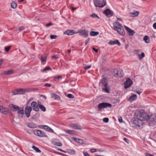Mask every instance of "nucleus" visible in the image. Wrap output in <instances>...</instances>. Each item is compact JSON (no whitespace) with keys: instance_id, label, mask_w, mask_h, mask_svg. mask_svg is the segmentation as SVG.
<instances>
[{"instance_id":"f257e3e1","label":"nucleus","mask_w":156,"mask_h":156,"mask_svg":"<svg viewBox=\"0 0 156 156\" xmlns=\"http://www.w3.org/2000/svg\"><path fill=\"white\" fill-rule=\"evenodd\" d=\"M114 30H115L117 31V32L120 35L124 36L125 34V33L124 29L121 24L118 22H115L113 23Z\"/></svg>"},{"instance_id":"f03ea898","label":"nucleus","mask_w":156,"mask_h":156,"mask_svg":"<svg viewBox=\"0 0 156 156\" xmlns=\"http://www.w3.org/2000/svg\"><path fill=\"white\" fill-rule=\"evenodd\" d=\"M131 122L132 126L136 128L141 126L143 123V121H142L138 118H135L134 117L132 118Z\"/></svg>"},{"instance_id":"7ed1b4c3","label":"nucleus","mask_w":156,"mask_h":156,"mask_svg":"<svg viewBox=\"0 0 156 156\" xmlns=\"http://www.w3.org/2000/svg\"><path fill=\"white\" fill-rule=\"evenodd\" d=\"M108 80L106 77H103L100 80L99 84L100 86H101L102 87H103V89L106 92L109 93V91L107 88L108 85L107 83Z\"/></svg>"},{"instance_id":"20e7f679","label":"nucleus","mask_w":156,"mask_h":156,"mask_svg":"<svg viewBox=\"0 0 156 156\" xmlns=\"http://www.w3.org/2000/svg\"><path fill=\"white\" fill-rule=\"evenodd\" d=\"M148 116V115L147 114L143 111H140L137 115V118L142 121L144 120H147Z\"/></svg>"},{"instance_id":"39448f33","label":"nucleus","mask_w":156,"mask_h":156,"mask_svg":"<svg viewBox=\"0 0 156 156\" xmlns=\"http://www.w3.org/2000/svg\"><path fill=\"white\" fill-rule=\"evenodd\" d=\"M149 125H155L156 124V115L153 114L151 115L150 117L148 116L147 120Z\"/></svg>"},{"instance_id":"423d86ee","label":"nucleus","mask_w":156,"mask_h":156,"mask_svg":"<svg viewBox=\"0 0 156 156\" xmlns=\"http://www.w3.org/2000/svg\"><path fill=\"white\" fill-rule=\"evenodd\" d=\"M94 3L95 6L99 7H103L106 5L105 0H94Z\"/></svg>"},{"instance_id":"0eeeda50","label":"nucleus","mask_w":156,"mask_h":156,"mask_svg":"<svg viewBox=\"0 0 156 156\" xmlns=\"http://www.w3.org/2000/svg\"><path fill=\"white\" fill-rule=\"evenodd\" d=\"M112 107V105L111 104L106 102H103L100 103L98 105V107L100 111L102 110L103 108L108 107Z\"/></svg>"},{"instance_id":"6e6552de","label":"nucleus","mask_w":156,"mask_h":156,"mask_svg":"<svg viewBox=\"0 0 156 156\" xmlns=\"http://www.w3.org/2000/svg\"><path fill=\"white\" fill-rule=\"evenodd\" d=\"M34 134L38 136L41 137H47L46 134L43 131L40 130H35L34 131Z\"/></svg>"},{"instance_id":"1a4fd4ad","label":"nucleus","mask_w":156,"mask_h":156,"mask_svg":"<svg viewBox=\"0 0 156 156\" xmlns=\"http://www.w3.org/2000/svg\"><path fill=\"white\" fill-rule=\"evenodd\" d=\"M132 81L129 78H127L125 83H124V88L126 89L130 87L132 84Z\"/></svg>"},{"instance_id":"9d476101","label":"nucleus","mask_w":156,"mask_h":156,"mask_svg":"<svg viewBox=\"0 0 156 156\" xmlns=\"http://www.w3.org/2000/svg\"><path fill=\"white\" fill-rule=\"evenodd\" d=\"M76 33H77L80 34V35L83 36L84 37H86L88 36V31L85 30H80Z\"/></svg>"},{"instance_id":"9b49d317","label":"nucleus","mask_w":156,"mask_h":156,"mask_svg":"<svg viewBox=\"0 0 156 156\" xmlns=\"http://www.w3.org/2000/svg\"><path fill=\"white\" fill-rule=\"evenodd\" d=\"M32 110V107L26 105L25 109V113L27 117L29 118L30 116V113Z\"/></svg>"},{"instance_id":"f8f14e48","label":"nucleus","mask_w":156,"mask_h":156,"mask_svg":"<svg viewBox=\"0 0 156 156\" xmlns=\"http://www.w3.org/2000/svg\"><path fill=\"white\" fill-rule=\"evenodd\" d=\"M31 105L32 106V108L36 112H38L39 111L38 106L37 105V102L35 101H33L31 103Z\"/></svg>"},{"instance_id":"ddd939ff","label":"nucleus","mask_w":156,"mask_h":156,"mask_svg":"<svg viewBox=\"0 0 156 156\" xmlns=\"http://www.w3.org/2000/svg\"><path fill=\"white\" fill-rule=\"evenodd\" d=\"M9 108L13 112H15L17 111L19 108V107L17 105L10 104L9 105Z\"/></svg>"},{"instance_id":"4468645a","label":"nucleus","mask_w":156,"mask_h":156,"mask_svg":"<svg viewBox=\"0 0 156 156\" xmlns=\"http://www.w3.org/2000/svg\"><path fill=\"white\" fill-rule=\"evenodd\" d=\"M125 28L126 30L127 31L128 34L130 36H133L135 34V32L126 26H125Z\"/></svg>"},{"instance_id":"2eb2a0df","label":"nucleus","mask_w":156,"mask_h":156,"mask_svg":"<svg viewBox=\"0 0 156 156\" xmlns=\"http://www.w3.org/2000/svg\"><path fill=\"white\" fill-rule=\"evenodd\" d=\"M0 112L4 114L7 115L9 112V110L7 108H5L3 106L0 105Z\"/></svg>"},{"instance_id":"dca6fc26","label":"nucleus","mask_w":156,"mask_h":156,"mask_svg":"<svg viewBox=\"0 0 156 156\" xmlns=\"http://www.w3.org/2000/svg\"><path fill=\"white\" fill-rule=\"evenodd\" d=\"M17 111V114L20 118H22L24 115V110L22 108H19Z\"/></svg>"},{"instance_id":"f3484780","label":"nucleus","mask_w":156,"mask_h":156,"mask_svg":"<svg viewBox=\"0 0 156 156\" xmlns=\"http://www.w3.org/2000/svg\"><path fill=\"white\" fill-rule=\"evenodd\" d=\"M113 73V75L115 77H121L122 76L121 71L120 70L119 71L118 69H117L114 70Z\"/></svg>"},{"instance_id":"a211bd4d","label":"nucleus","mask_w":156,"mask_h":156,"mask_svg":"<svg viewBox=\"0 0 156 156\" xmlns=\"http://www.w3.org/2000/svg\"><path fill=\"white\" fill-rule=\"evenodd\" d=\"M76 33H77L74 30H66L64 33V34L68 35H72Z\"/></svg>"},{"instance_id":"6ab92c4d","label":"nucleus","mask_w":156,"mask_h":156,"mask_svg":"<svg viewBox=\"0 0 156 156\" xmlns=\"http://www.w3.org/2000/svg\"><path fill=\"white\" fill-rule=\"evenodd\" d=\"M108 44L110 45L116 44L119 46L121 45L120 43L118 40H115V41L111 40L108 42Z\"/></svg>"},{"instance_id":"aec40b11","label":"nucleus","mask_w":156,"mask_h":156,"mask_svg":"<svg viewBox=\"0 0 156 156\" xmlns=\"http://www.w3.org/2000/svg\"><path fill=\"white\" fill-rule=\"evenodd\" d=\"M70 126L72 128L76 129H81L82 127L81 126L76 124H71Z\"/></svg>"},{"instance_id":"412c9836","label":"nucleus","mask_w":156,"mask_h":156,"mask_svg":"<svg viewBox=\"0 0 156 156\" xmlns=\"http://www.w3.org/2000/svg\"><path fill=\"white\" fill-rule=\"evenodd\" d=\"M103 13L105 14L106 16H108L110 15V16L113 15V12L111 11L109 9H107L104 11Z\"/></svg>"},{"instance_id":"4be33fe9","label":"nucleus","mask_w":156,"mask_h":156,"mask_svg":"<svg viewBox=\"0 0 156 156\" xmlns=\"http://www.w3.org/2000/svg\"><path fill=\"white\" fill-rule=\"evenodd\" d=\"M73 139L74 141L77 143L81 144H83V140L81 139H80L76 137H73Z\"/></svg>"},{"instance_id":"5701e85b","label":"nucleus","mask_w":156,"mask_h":156,"mask_svg":"<svg viewBox=\"0 0 156 156\" xmlns=\"http://www.w3.org/2000/svg\"><path fill=\"white\" fill-rule=\"evenodd\" d=\"M51 98L55 100H58L60 99V97L54 93L51 94Z\"/></svg>"},{"instance_id":"b1692460","label":"nucleus","mask_w":156,"mask_h":156,"mask_svg":"<svg viewBox=\"0 0 156 156\" xmlns=\"http://www.w3.org/2000/svg\"><path fill=\"white\" fill-rule=\"evenodd\" d=\"M139 12L137 11H135L134 12H130L129 13V15L131 17H135L136 16L138 15L139 14Z\"/></svg>"},{"instance_id":"393cba45","label":"nucleus","mask_w":156,"mask_h":156,"mask_svg":"<svg viewBox=\"0 0 156 156\" xmlns=\"http://www.w3.org/2000/svg\"><path fill=\"white\" fill-rule=\"evenodd\" d=\"M13 73V70L11 69L7 71H4L3 72V74L6 75H10Z\"/></svg>"},{"instance_id":"a878e982","label":"nucleus","mask_w":156,"mask_h":156,"mask_svg":"<svg viewBox=\"0 0 156 156\" xmlns=\"http://www.w3.org/2000/svg\"><path fill=\"white\" fill-rule=\"evenodd\" d=\"M48 55L44 54L41 57V61L42 62H45L46 59Z\"/></svg>"},{"instance_id":"bb28decb","label":"nucleus","mask_w":156,"mask_h":156,"mask_svg":"<svg viewBox=\"0 0 156 156\" xmlns=\"http://www.w3.org/2000/svg\"><path fill=\"white\" fill-rule=\"evenodd\" d=\"M137 98V95H134L131 96L129 99V100L131 101H133L136 100Z\"/></svg>"},{"instance_id":"cd10ccee","label":"nucleus","mask_w":156,"mask_h":156,"mask_svg":"<svg viewBox=\"0 0 156 156\" xmlns=\"http://www.w3.org/2000/svg\"><path fill=\"white\" fill-rule=\"evenodd\" d=\"M44 129H45L46 130L51 133H53L54 132L53 130L51 128L45 125L44 126Z\"/></svg>"},{"instance_id":"c85d7f7f","label":"nucleus","mask_w":156,"mask_h":156,"mask_svg":"<svg viewBox=\"0 0 156 156\" xmlns=\"http://www.w3.org/2000/svg\"><path fill=\"white\" fill-rule=\"evenodd\" d=\"M65 131L66 133L69 134H75L76 133V131L70 130L66 129L65 130Z\"/></svg>"},{"instance_id":"c756f323","label":"nucleus","mask_w":156,"mask_h":156,"mask_svg":"<svg viewBox=\"0 0 156 156\" xmlns=\"http://www.w3.org/2000/svg\"><path fill=\"white\" fill-rule=\"evenodd\" d=\"M16 91L18 94H24L25 93V90L23 89H17Z\"/></svg>"},{"instance_id":"7c9ffc66","label":"nucleus","mask_w":156,"mask_h":156,"mask_svg":"<svg viewBox=\"0 0 156 156\" xmlns=\"http://www.w3.org/2000/svg\"><path fill=\"white\" fill-rule=\"evenodd\" d=\"M38 108L43 112H44L46 110V108L43 105H42L38 104Z\"/></svg>"},{"instance_id":"2f4dec72","label":"nucleus","mask_w":156,"mask_h":156,"mask_svg":"<svg viewBox=\"0 0 156 156\" xmlns=\"http://www.w3.org/2000/svg\"><path fill=\"white\" fill-rule=\"evenodd\" d=\"M143 39L145 41V42L147 43H149L150 42L149 37L147 36H145L144 37Z\"/></svg>"},{"instance_id":"473e14b6","label":"nucleus","mask_w":156,"mask_h":156,"mask_svg":"<svg viewBox=\"0 0 156 156\" xmlns=\"http://www.w3.org/2000/svg\"><path fill=\"white\" fill-rule=\"evenodd\" d=\"M99 34L98 32H95L94 31H91L90 32V36H95Z\"/></svg>"},{"instance_id":"72a5a7b5","label":"nucleus","mask_w":156,"mask_h":156,"mask_svg":"<svg viewBox=\"0 0 156 156\" xmlns=\"http://www.w3.org/2000/svg\"><path fill=\"white\" fill-rule=\"evenodd\" d=\"M68 153H69L71 155H74L75 153V151L74 150H72L71 149H68L67 150V151Z\"/></svg>"},{"instance_id":"f704fd0d","label":"nucleus","mask_w":156,"mask_h":156,"mask_svg":"<svg viewBox=\"0 0 156 156\" xmlns=\"http://www.w3.org/2000/svg\"><path fill=\"white\" fill-rule=\"evenodd\" d=\"M28 126L29 127L32 128H34L37 127L36 125L33 123H29Z\"/></svg>"},{"instance_id":"c9c22d12","label":"nucleus","mask_w":156,"mask_h":156,"mask_svg":"<svg viewBox=\"0 0 156 156\" xmlns=\"http://www.w3.org/2000/svg\"><path fill=\"white\" fill-rule=\"evenodd\" d=\"M32 148L37 152L41 153V151L38 148L35 146H33Z\"/></svg>"},{"instance_id":"e433bc0d","label":"nucleus","mask_w":156,"mask_h":156,"mask_svg":"<svg viewBox=\"0 0 156 156\" xmlns=\"http://www.w3.org/2000/svg\"><path fill=\"white\" fill-rule=\"evenodd\" d=\"M138 58L140 60H141L145 56V54L144 52H142L140 55H138Z\"/></svg>"},{"instance_id":"4c0bfd02","label":"nucleus","mask_w":156,"mask_h":156,"mask_svg":"<svg viewBox=\"0 0 156 156\" xmlns=\"http://www.w3.org/2000/svg\"><path fill=\"white\" fill-rule=\"evenodd\" d=\"M11 6L12 8L15 9L17 7V4L13 2L11 4Z\"/></svg>"},{"instance_id":"58836bf2","label":"nucleus","mask_w":156,"mask_h":156,"mask_svg":"<svg viewBox=\"0 0 156 156\" xmlns=\"http://www.w3.org/2000/svg\"><path fill=\"white\" fill-rule=\"evenodd\" d=\"M54 144L55 145L59 147H61L62 146V143L59 142H55Z\"/></svg>"},{"instance_id":"ea45409f","label":"nucleus","mask_w":156,"mask_h":156,"mask_svg":"<svg viewBox=\"0 0 156 156\" xmlns=\"http://www.w3.org/2000/svg\"><path fill=\"white\" fill-rule=\"evenodd\" d=\"M90 16L93 18H96L97 17L98 19L99 18V17L98 16V15L95 13H93L90 15Z\"/></svg>"},{"instance_id":"a19ab883","label":"nucleus","mask_w":156,"mask_h":156,"mask_svg":"<svg viewBox=\"0 0 156 156\" xmlns=\"http://www.w3.org/2000/svg\"><path fill=\"white\" fill-rule=\"evenodd\" d=\"M62 77V76L61 75H59L58 76L56 77L54 79V80L55 81H57L60 78H61Z\"/></svg>"},{"instance_id":"79ce46f5","label":"nucleus","mask_w":156,"mask_h":156,"mask_svg":"<svg viewBox=\"0 0 156 156\" xmlns=\"http://www.w3.org/2000/svg\"><path fill=\"white\" fill-rule=\"evenodd\" d=\"M67 97L68 98H71V99H73L74 98V97L73 95L71 94H68L67 95Z\"/></svg>"},{"instance_id":"37998d69","label":"nucleus","mask_w":156,"mask_h":156,"mask_svg":"<svg viewBox=\"0 0 156 156\" xmlns=\"http://www.w3.org/2000/svg\"><path fill=\"white\" fill-rule=\"evenodd\" d=\"M11 48V46H10L8 47H5V50L6 52H8L9 51Z\"/></svg>"},{"instance_id":"c03bdc74","label":"nucleus","mask_w":156,"mask_h":156,"mask_svg":"<svg viewBox=\"0 0 156 156\" xmlns=\"http://www.w3.org/2000/svg\"><path fill=\"white\" fill-rule=\"evenodd\" d=\"M58 36L55 35H51L50 36V38L51 39H55L57 38Z\"/></svg>"},{"instance_id":"a18cd8bd","label":"nucleus","mask_w":156,"mask_h":156,"mask_svg":"<svg viewBox=\"0 0 156 156\" xmlns=\"http://www.w3.org/2000/svg\"><path fill=\"white\" fill-rule=\"evenodd\" d=\"M48 70H51V69L49 66L45 68H44V69H43V70H42V72H45V71H47Z\"/></svg>"},{"instance_id":"49530a36","label":"nucleus","mask_w":156,"mask_h":156,"mask_svg":"<svg viewBox=\"0 0 156 156\" xmlns=\"http://www.w3.org/2000/svg\"><path fill=\"white\" fill-rule=\"evenodd\" d=\"M140 51L139 50H135L133 51V52L135 54H138Z\"/></svg>"},{"instance_id":"de8ad7c7","label":"nucleus","mask_w":156,"mask_h":156,"mask_svg":"<svg viewBox=\"0 0 156 156\" xmlns=\"http://www.w3.org/2000/svg\"><path fill=\"white\" fill-rule=\"evenodd\" d=\"M109 121V119L108 118H105L103 119V121L106 122L107 123Z\"/></svg>"},{"instance_id":"09e8293b","label":"nucleus","mask_w":156,"mask_h":156,"mask_svg":"<svg viewBox=\"0 0 156 156\" xmlns=\"http://www.w3.org/2000/svg\"><path fill=\"white\" fill-rule=\"evenodd\" d=\"M91 67V66L90 65V66H85V67H84V69L85 70H87L88 69H90Z\"/></svg>"},{"instance_id":"8fccbe9b","label":"nucleus","mask_w":156,"mask_h":156,"mask_svg":"<svg viewBox=\"0 0 156 156\" xmlns=\"http://www.w3.org/2000/svg\"><path fill=\"white\" fill-rule=\"evenodd\" d=\"M143 92V90L141 89H140V90L137 91L136 92L139 94H140Z\"/></svg>"},{"instance_id":"3c124183","label":"nucleus","mask_w":156,"mask_h":156,"mask_svg":"<svg viewBox=\"0 0 156 156\" xmlns=\"http://www.w3.org/2000/svg\"><path fill=\"white\" fill-rule=\"evenodd\" d=\"M44 86L46 87H49L51 86V84H50L46 83L44 85Z\"/></svg>"},{"instance_id":"603ef678","label":"nucleus","mask_w":156,"mask_h":156,"mask_svg":"<svg viewBox=\"0 0 156 156\" xmlns=\"http://www.w3.org/2000/svg\"><path fill=\"white\" fill-rule=\"evenodd\" d=\"M83 153L85 156H90L87 152L83 151Z\"/></svg>"},{"instance_id":"864d4df0","label":"nucleus","mask_w":156,"mask_h":156,"mask_svg":"<svg viewBox=\"0 0 156 156\" xmlns=\"http://www.w3.org/2000/svg\"><path fill=\"white\" fill-rule=\"evenodd\" d=\"M145 156H154L153 154H151L149 153H146L145 154Z\"/></svg>"},{"instance_id":"5fc2aeb1","label":"nucleus","mask_w":156,"mask_h":156,"mask_svg":"<svg viewBox=\"0 0 156 156\" xmlns=\"http://www.w3.org/2000/svg\"><path fill=\"white\" fill-rule=\"evenodd\" d=\"M96 151V150L95 149L93 148V149H92L90 150V152L91 153H94V152H95Z\"/></svg>"},{"instance_id":"6e6d98bb","label":"nucleus","mask_w":156,"mask_h":156,"mask_svg":"<svg viewBox=\"0 0 156 156\" xmlns=\"http://www.w3.org/2000/svg\"><path fill=\"white\" fill-rule=\"evenodd\" d=\"M56 153L57 154H59V155H62V156H64L65 155V154L62 153H60V152H56Z\"/></svg>"},{"instance_id":"4d7b16f0","label":"nucleus","mask_w":156,"mask_h":156,"mask_svg":"<svg viewBox=\"0 0 156 156\" xmlns=\"http://www.w3.org/2000/svg\"><path fill=\"white\" fill-rule=\"evenodd\" d=\"M24 29V27L23 26H22L20 27L19 28V30L20 31H21L22 30H23Z\"/></svg>"},{"instance_id":"13d9d810","label":"nucleus","mask_w":156,"mask_h":156,"mask_svg":"<svg viewBox=\"0 0 156 156\" xmlns=\"http://www.w3.org/2000/svg\"><path fill=\"white\" fill-rule=\"evenodd\" d=\"M89 41H90V39L89 38H87L85 42V44L86 45L87 44L88 42Z\"/></svg>"},{"instance_id":"bf43d9fd","label":"nucleus","mask_w":156,"mask_h":156,"mask_svg":"<svg viewBox=\"0 0 156 156\" xmlns=\"http://www.w3.org/2000/svg\"><path fill=\"white\" fill-rule=\"evenodd\" d=\"M57 150H58V151H62V152H63L64 153H66L67 152V151H65L62 149H57Z\"/></svg>"},{"instance_id":"052dcab7","label":"nucleus","mask_w":156,"mask_h":156,"mask_svg":"<svg viewBox=\"0 0 156 156\" xmlns=\"http://www.w3.org/2000/svg\"><path fill=\"white\" fill-rule=\"evenodd\" d=\"M52 25V23H47L46 24V27H48V26H51V25Z\"/></svg>"},{"instance_id":"680f3d73","label":"nucleus","mask_w":156,"mask_h":156,"mask_svg":"<svg viewBox=\"0 0 156 156\" xmlns=\"http://www.w3.org/2000/svg\"><path fill=\"white\" fill-rule=\"evenodd\" d=\"M45 126V125H40L39 126V127L41 128L44 129Z\"/></svg>"},{"instance_id":"e2e57ef3","label":"nucleus","mask_w":156,"mask_h":156,"mask_svg":"<svg viewBox=\"0 0 156 156\" xmlns=\"http://www.w3.org/2000/svg\"><path fill=\"white\" fill-rule=\"evenodd\" d=\"M40 96L41 97H43V98H44L45 100H46V97L44 95H42V94H40Z\"/></svg>"},{"instance_id":"0e129e2a","label":"nucleus","mask_w":156,"mask_h":156,"mask_svg":"<svg viewBox=\"0 0 156 156\" xmlns=\"http://www.w3.org/2000/svg\"><path fill=\"white\" fill-rule=\"evenodd\" d=\"M118 120H119V122L120 123H122L123 122L122 119V118L121 117L120 118H119Z\"/></svg>"},{"instance_id":"69168bd1","label":"nucleus","mask_w":156,"mask_h":156,"mask_svg":"<svg viewBox=\"0 0 156 156\" xmlns=\"http://www.w3.org/2000/svg\"><path fill=\"white\" fill-rule=\"evenodd\" d=\"M92 49L93 50H94L97 53L98 51V49H96L95 48L93 47Z\"/></svg>"},{"instance_id":"338daca9","label":"nucleus","mask_w":156,"mask_h":156,"mask_svg":"<svg viewBox=\"0 0 156 156\" xmlns=\"http://www.w3.org/2000/svg\"><path fill=\"white\" fill-rule=\"evenodd\" d=\"M52 58L54 59H56L57 57L56 56V55H54L52 56Z\"/></svg>"},{"instance_id":"774afa93","label":"nucleus","mask_w":156,"mask_h":156,"mask_svg":"<svg viewBox=\"0 0 156 156\" xmlns=\"http://www.w3.org/2000/svg\"><path fill=\"white\" fill-rule=\"evenodd\" d=\"M153 27L154 29H156V22L153 24Z\"/></svg>"}]
</instances>
